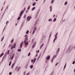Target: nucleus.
I'll list each match as a JSON object with an SVG mask.
<instances>
[{
  "mask_svg": "<svg viewBox=\"0 0 75 75\" xmlns=\"http://www.w3.org/2000/svg\"><path fill=\"white\" fill-rule=\"evenodd\" d=\"M21 16H19L18 18L17 19V20H20V18H21Z\"/></svg>",
  "mask_w": 75,
  "mask_h": 75,
  "instance_id": "obj_29",
  "label": "nucleus"
},
{
  "mask_svg": "<svg viewBox=\"0 0 75 75\" xmlns=\"http://www.w3.org/2000/svg\"><path fill=\"white\" fill-rule=\"evenodd\" d=\"M12 47V45L11 44H10L8 46V48H11Z\"/></svg>",
  "mask_w": 75,
  "mask_h": 75,
  "instance_id": "obj_25",
  "label": "nucleus"
},
{
  "mask_svg": "<svg viewBox=\"0 0 75 75\" xmlns=\"http://www.w3.org/2000/svg\"><path fill=\"white\" fill-rule=\"evenodd\" d=\"M56 38H54V39L53 41V43H55V40H57Z\"/></svg>",
  "mask_w": 75,
  "mask_h": 75,
  "instance_id": "obj_23",
  "label": "nucleus"
},
{
  "mask_svg": "<svg viewBox=\"0 0 75 75\" xmlns=\"http://www.w3.org/2000/svg\"><path fill=\"white\" fill-rule=\"evenodd\" d=\"M13 48H14V47H11V50H13Z\"/></svg>",
  "mask_w": 75,
  "mask_h": 75,
  "instance_id": "obj_55",
  "label": "nucleus"
},
{
  "mask_svg": "<svg viewBox=\"0 0 75 75\" xmlns=\"http://www.w3.org/2000/svg\"><path fill=\"white\" fill-rule=\"evenodd\" d=\"M30 68H31V69H33V65L32 64L30 66Z\"/></svg>",
  "mask_w": 75,
  "mask_h": 75,
  "instance_id": "obj_18",
  "label": "nucleus"
},
{
  "mask_svg": "<svg viewBox=\"0 0 75 75\" xmlns=\"http://www.w3.org/2000/svg\"><path fill=\"white\" fill-rule=\"evenodd\" d=\"M51 33H50V35L49 36V40L50 39V38H51Z\"/></svg>",
  "mask_w": 75,
  "mask_h": 75,
  "instance_id": "obj_34",
  "label": "nucleus"
},
{
  "mask_svg": "<svg viewBox=\"0 0 75 75\" xmlns=\"http://www.w3.org/2000/svg\"><path fill=\"white\" fill-rule=\"evenodd\" d=\"M3 6L2 7V9L1 10V11H2L3 10Z\"/></svg>",
  "mask_w": 75,
  "mask_h": 75,
  "instance_id": "obj_59",
  "label": "nucleus"
},
{
  "mask_svg": "<svg viewBox=\"0 0 75 75\" xmlns=\"http://www.w3.org/2000/svg\"><path fill=\"white\" fill-rule=\"evenodd\" d=\"M28 11L27 10V11H26V13H28Z\"/></svg>",
  "mask_w": 75,
  "mask_h": 75,
  "instance_id": "obj_60",
  "label": "nucleus"
},
{
  "mask_svg": "<svg viewBox=\"0 0 75 75\" xmlns=\"http://www.w3.org/2000/svg\"><path fill=\"white\" fill-rule=\"evenodd\" d=\"M75 61H74L73 62V64H75Z\"/></svg>",
  "mask_w": 75,
  "mask_h": 75,
  "instance_id": "obj_54",
  "label": "nucleus"
},
{
  "mask_svg": "<svg viewBox=\"0 0 75 75\" xmlns=\"http://www.w3.org/2000/svg\"><path fill=\"white\" fill-rule=\"evenodd\" d=\"M30 6L29 5L28 7V10H30Z\"/></svg>",
  "mask_w": 75,
  "mask_h": 75,
  "instance_id": "obj_31",
  "label": "nucleus"
},
{
  "mask_svg": "<svg viewBox=\"0 0 75 75\" xmlns=\"http://www.w3.org/2000/svg\"><path fill=\"white\" fill-rule=\"evenodd\" d=\"M27 67H28V65H26L25 66V68H27Z\"/></svg>",
  "mask_w": 75,
  "mask_h": 75,
  "instance_id": "obj_39",
  "label": "nucleus"
},
{
  "mask_svg": "<svg viewBox=\"0 0 75 75\" xmlns=\"http://www.w3.org/2000/svg\"><path fill=\"white\" fill-rule=\"evenodd\" d=\"M10 52V50H8V52H6V53H5V56H7V54H9V52Z\"/></svg>",
  "mask_w": 75,
  "mask_h": 75,
  "instance_id": "obj_11",
  "label": "nucleus"
},
{
  "mask_svg": "<svg viewBox=\"0 0 75 75\" xmlns=\"http://www.w3.org/2000/svg\"><path fill=\"white\" fill-rule=\"evenodd\" d=\"M13 41H14V40H13V39L11 41V43L12 42H13Z\"/></svg>",
  "mask_w": 75,
  "mask_h": 75,
  "instance_id": "obj_45",
  "label": "nucleus"
},
{
  "mask_svg": "<svg viewBox=\"0 0 75 75\" xmlns=\"http://www.w3.org/2000/svg\"><path fill=\"white\" fill-rule=\"evenodd\" d=\"M54 59L53 58H52L51 59V62L52 63H53V61H54Z\"/></svg>",
  "mask_w": 75,
  "mask_h": 75,
  "instance_id": "obj_20",
  "label": "nucleus"
},
{
  "mask_svg": "<svg viewBox=\"0 0 75 75\" xmlns=\"http://www.w3.org/2000/svg\"><path fill=\"white\" fill-rule=\"evenodd\" d=\"M37 27H35L33 29V32H32V35H33L34 33H35V31H36V30H37Z\"/></svg>",
  "mask_w": 75,
  "mask_h": 75,
  "instance_id": "obj_5",
  "label": "nucleus"
},
{
  "mask_svg": "<svg viewBox=\"0 0 75 75\" xmlns=\"http://www.w3.org/2000/svg\"><path fill=\"white\" fill-rule=\"evenodd\" d=\"M8 23H9L8 21H7L6 23V24H8Z\"/></svg>",
  "mask_w": 75,
  "mask_h": 75,
  "instance_id": "obj_49",
  "label": "nucleus"
},
{
  "mask_svg": "<svg viewBox=\"0 0 75 75\" xmlns=\"http://www.w3.org/2000/svg\"><path fill=\"white\" fill-rule=\"evenodd\" d=\"M36 5V3L34 2V3H33V4H32V6H35V5Z\"/></svg>",
  "mask_w": 75,
  "mask_h": 75,
  "instance_id": "obj_22",
  "label": "nucleus"
},
{
  "mask_svg": "<svg viewBox=\"0 0 75 75\" xmlns=\"http://www.w3.org/2000/svg\"><path fill=\"white\" fill-rule=\"evenodd\" d=\"M25 10H26V8H25L24 9V10H22L21 11L20 13L19 14L20 16L21 17L22 16L23 14L24 13V11H25Z\"/></svg>",
  "mask_w": 75,
  "mask_h": 75,
  "instance_id": "obj_2",
  "label": "nucleus"
},
{
  "mask_svg": "<svg viewBox=\"0 0 75 75\" xmlns=\"http://www.w3.org/2000/svg\"><path fill=\"white\" fill-rule=\"evenodd\" d=\"M52 21V19L51 18H50L48 20V21H50L51 22Z\"/></svg>",
  "mask_w": 75,
  "mask_h": 75,
  "instance_id": "obj_24",
  "label": "nucleus"
},
{
  "mask_svg": "<svg viewBox=\"0 0 75 75\" xmlns=\"http://www.w3.org/2000/svg\"><path fill=\"white\" fill-rule=\"evenodd\" d=\"M11 74H12V72H9V75H11Z\"/></svg>",
  "mask_w": 75,
  "mask_h": 75,
  "instance_id": "obj_50",
  "label": "nucleus"
},
{
  "mask_svg": "<svg viewBox=\"0 0 75 75\" xmlns=\"http://www.w3.org/2000/svg\"><path fill=\"white\" fill-rule=\"evenodd\" d=\"M56 35H58V33H56Z\"/></svg>",
  "mask_w": 75,
  "mask_h": 75,
  "instance_id": "obj_64",
  "label": "nucleus"
},
{
  "mask_svg": "<svg viewBox=\"0 0 75 75\" xmlns=\"http://www.w3.org/2000/svg\"><path fill=\"white\" fill-rule=\"evenodd\" d=\"M54 0H52L51 1V3H54Z\"/></svg>",
  "mask_w": 75,
  "mask_h": 75,
  "instance_id": "obj_43",
  "label": "nucleus"
},
{
  "mask_svg": "<svg viewBox=\"0 0 75 75\" xmlns=\"http://www.w3.org/2000/svg\"><path fill=\"white\" fill-rule=\"evenodd\" d=\"M20 67L17 66L16 67L15 70H16L17 72H18V71H19V70H20Z\"/></svg>",
  "mask_w": 75,
  "mask_h": 75,
  "instance_id": "obj_4",
  "label": "nucleus"
},
{
  "mask_svg": "<svg viewBox=\"0 0 75 75\" xmlns=\"http://www.w3.org/2000/svg\"><path fill=\"white\" fill-rule=\"evenodd\" d=\"M26 73V72H25L23 73V75H25V74Z\"/></svg>",
  "mask_w": 75,
  "mask_h": 75,
  "instance_id": "obj_53",
  "label": "nucleus"
},
{
  "mask_svg": "<svg viewBox=\"0 0 75 75\" xmlns=\"http://www.w3.org/2000/svg\"><path fill=\"white\" fill-rule=\"evenodd\" d=\"M37 16H38V14H37V13H36L34 16V18H36L37 17Z\"/></svg>",
  "mask_w": 75,
  "mask_h": 75,
  "instance_id": "obj_15",
  "label": "nucleus"
},
{
  "mask_svg": "<svg viewBox=\"0 0 75 75\" xmlns=\"http://www.w3.org/2000/svg\"><path fill=\"white\" fill-rule=\"evenodd\" d=\"M58 54L57 53H56V55H54L52 57L53 58H54V59L55 58H56L57 56L58 55Z\"/></svg>",
  "mask_w": 75,
  "mask_h": 75,
  "instance_id": "obj_9",
  "label": "nucleus"
},
{
  "mask_svg": "<svg viewBox=\"0 0 75 75\" xmlns=\"http://www.w3.org/2000/svg\"><path fill=\"white\" fill-rule=\"evenodd\" d=\"M40 58V56H39L38 58V59H39Z\"/></svg>",
  "mask_w": 75,
  "mask_h": 75,
  "instance_id": "obj_58",
  "label": "nucleus"
},
{
  "mask_svg": "<svg viewBox=\"0 0 75 75\" xmlns=\"http://www.w3.org/2000/svg\"><path fill=\"white\" fill-rule=\"evenodd\" d=\"M44 43H43L42 44V45H41L40 46V49H41V48H42V47H43V46H44Z\"/></svg>",
  "mask_w": 75,
  "mask_h": 75,
  "instance_id": "obj_21",
  "label": "nucleus"
},
{
  "mask_svg": "<svg viewBox=\"0 0 75 75\" xmlns=\"http://www.w3.org/2000/svg\"><path fill=\"white\" fill-rule=\"evenodd\" d=\"M14 65H15V64H14V63H13L12 65L11 66V69H13V67H14Z\"/></svg>",
  "mask_w": 75,
  "mask_h": 75,
  "instance_id": "obj_17",
  "label": "nucleus"
},
{
  "mask_svg": "<svg viewBox=\"0 0 75 75\" xmlns=\"http://www.w3.org/2000/svg\"><path fill=\"white\" fill-rule=\"evenodd\" d=\"M36 52H37V53H39V52H40V50H38L36 51Z\"/></svg>",
  "mask_w": 75,
  "mask_h": 75,
  "instance_id": "obj_41",
  "label": "nucleus"
},
{
  "mask_svg": "<svg viewBox=\"0 0 75 75\" xmlns=\"http://www.w3.org/2000/svg\"><path fill=\"white\" fill-rule=\"evenodd\" d=\"M40 9L38 10L37 11V13H38H38H39V12H40Z\"/></svg>",
  "mask_w": 75,
  "mask_h": 75,
  "instance_id": "obj_40",
  "label": "nucleus"
},
{
  "mask_svg": "<svg viewBox=\"0 0 75 75\" xmlns=\"http://www.w3.org/2000/svg\"><path fill=\"white\" fill-rule=\"evenodd\" d=\"M58 63H57L56 65H55V66L56 67V66H57V65H58Z\"/></svg>",
  "mask_w": 75,
  "mask_h": 75,
  "instance_id": "obj_56",
  "label": "nucleus"
},
{
  "mask_svg": "<svg viewBox=\"0 0 75 75\" xmlns=\"http://www.w3.org/2000/svg\"><path fill=\"white\" fill-rule=\"evenodd\" d=\"M31 62H34V60L33 59H31Z\"/></svg>",
  "mask_w": 75,
  "mask_h": 75,
  "instance_id": "obj_47",
  "label": "nucleus"
},
{
  "mask_svg": "<svg viewBox=\"0 0 75 75\" xmlns=\"http://www.w3.org/2000/svg\"><path fill=\"white\" fill-rule=\"evenodd\" d=\"M11 61L10 62V63H9V66H10L11 65Z\"/></svg>",
  "mask_w": 75,
  "mask_h": 75,
  "instance_id": "obj_46",
  "label": "nucleus"
},
{
  "mask_svg": "<svg viewBox=\"0 0 75 75\" xmlns=\"http://www.w3.org/2000/svg\"><path fill=\"white\" fill-rule=\"evenodd\" d=\"M35 44H36V42H35L34 43L33 45H35Z\"/></svg>",
  "mask_w": 75,
  "mask_h": 75,
  "instance_id": "obj_52",
  "label": "nucleus"
},
{
  "mask_svg": "<svg viewBox=\"0 0 75 75\" xmlns=\"http://www.w3.org/2000/svg\"><path fill=\"white\" fill-rule=\"evenodd\" d=\"M37 24V22H35V23L34 24V26H36V24Z\"/></svg>",
  "mask_w": 75,
  "mask_h": 75,
  "instance_id": "obj_48",
  "label": "nucleus"
},
{
  "mask_svg": "<svg viewBox=\"0 0 75 75\" xmlns=\"http://www.w3.org/2000/svg\"><path fill=\"white\" fill-rule=\"evenodd\" d=\"M66 66H67V64H66L65 65H64V67L63 70H64L65 69V67H66Z\"/></svg>",
  "mask_w": 75,
  "mask_h": 75,
  "instance_id": "obj_30",
  "label": "nucleus"
},
{
  "mask_svg": "<svg viewBox=\"0 0 75 75\" xmlns=\"http://www.w3.org/2000/svg\"><path fill=\"white\" fill-rule=\"evenodd\" d=\"M14 55H15V53H13L11 57V60H13V58H14Z\"/></svg>",
  "mask_w": 75,
  "mask_h": 75,
  "instance_id": "obj_10",
  "label": "nucleus"
},
{
  "mask_svg": "<svg viewBox=\"0 0 75 75\" xmlns=\"http://www.w3.org/2000/svg\"><path fill=\"white\" fill-rule=\"evenodd\" d=\"M29 33V30H28L26 32V34H28Z\"/></svg>",
  "mask_w": 75,
  "mask_h": 75,
  "instance_id": "obj_28",
  "label": "nucleus"
},
{
  "mask_svg": "<svg viewBox=\"0 0 75 75\" xmlns=\"http://www.w3.org/2000/svg\"><path fill=\"white\" fill-rule=\"evenodd\" d=\"M54 72H52V73H51L50 75H53V73Z\"/></svg>",
  "mask_w": 75,
  "mask_h": 75,
  "instance_id": "obj_51",
  "label": "nucleus"
},
{
  "mask_svg": "<svg viewBox=\"0 0 75 75\" xmlns=\"http://www.w3.org/2000/svg\"><path fill=\"white\" fill-rule=\"evenodd\" d=\"M34 42V39H33V40H32V42Z\"/></svg>",
  "mask_w": 75,
  "mask_h": 75,
  "instance_id": "obj_63",
  "label": "nucleus"
},
{
  "mask_svg": "<svg viewBox=\"0 0 75 75\" xmlns=\"http://www.w3.org/2000/svg\"><path fill=\"white\" fill-rule=\"evenodd\" d=\"M3 54H4V53H2L0 55V57H1L3 55Z\"/></svg>",
  "mask_w": 75,
  "mask_h": 75,
  "instance_id": "obj_33",
  "label": "nucleus"
},
{
  "mask_svg": "<svg viewBox=\"0 0 75 75\" xmlns=\"http://www.w3.org/2000/svg\"><path fill=\"white\" fill-rule=\"evenodd\" d=\"M21 49H18V52H21Z\"/></svg>",
  "mask_w": 75,
  "mask_h": 75,
  "instance_id": "obj_35",
  "label": "nucleus"
},
{
  "mask_svg": "<svg viewBox=\"0 0 75 75\" xmlns=\"http://www.w3.org/2000/svg\"><path fill=\"white\" fill-rule=\"evenodd\" d=\"M35 45H33L32 46V48H34L35 47Z\"/></svg>",
  "mask_w": 75,
  "mask_h": 75,
  "instance_id": "obj_38",
  "label": "nucleus"
},
{
  "mask_svg": "<svg viewBox=\"0 0 75 75\" xmlns=\"http://www.w3.org/2000/svg\"><path fill=\"white\" fill-rule=\"evenodd\" d=\"M4 36L1 39V41H3V40H4Z\"/></svg>",
  "mask_w": 75,
  "mask_h": 75,
  "instance_id": "obj_44",
  "label": "nucleus"
},
{
  "mask_svg": "<svg viewBox=\"0 0 75 75\" xmlns=\"http://www.w3.org/2000/svg\"><path fill=\"white\" fill-rule=\"evenodd\" d=\"M52 6H50V12H51L52 11Z\"/></svg>",
  "mask_w": 75,
  "mask_h": 75,
  "instance_id": "obj_16",
  "label": "nucleus"
},
{
  "mask_svg": "<svg viewBox=\"0 0 75 75\" xmlns=\"http://www.w3.org/2000/svg\"><path fill=\"white\" fill-rule=\"evenodd\" d=\"M30 54H31V53L29 52L28 54V57H29V56H30Z\"/></svg>",
  "mask_w": 75,
  "mask_h": 75,
  "instance_id": "obj_42",
  "label": "nucleus"
},
{
  "mask_svg": "<svg viewBox=\"0 0 75 75\" xmlns=\"http://www.w3.org/2000/svg\"><path fill=\"white\" fill-rule=\"evenodd\" d=\"M74 48V46L73 45H71L69 46V47L66 50V52L67 53H69L71 52V50H72Z\"/></svg>",
  "mask_w": 75,
  "mask_h": 75,
  "instance_id": "obj_1",
  "label": "nucleus"
},
{
  "mask_svg": "<svg viewBox=\"0 0 75 75\" xmlns=\"http://www.w3.org/2000/svg\"><path fill=\"white\" fill-rule=\"evenodd\" d=\"M60 50V48H59L57 51V52H56V54H58V52H59Z\"/></svg>",
  "mask_w": 75,
  "mask_h": 75,
  "instance_id": "obj_12",
  "label": "nucleus"
},
{
  "mask_svg": "<svg viewBox=\"0 0 75 75\" xmlns=\"http://www.w3.org/2000/svg\"><path fill=\"white\" fill-rule=\"evenodd\" d=\"M35 61H36V59H34L33 60V64H34V63H35Z\"/></svg>",
  "mask_w": 75,
  "mask_h": 75,
  "instance_id": "obj_26",
  "label": "nucleus"
},
{
  "mask_svg": "<svg viewBox=\"0 0 75 75\" xmlns=\"http://www.w3.org/2000/svg\"><path fill=\"white\" fill-rule=\"evenodd\" d=\"M23 42H22L20 44V48H22L23 47Z\"/></svg>",
  "mask_w": 75,
  "mask_h": 75,
  "instance_id": "obj_13",
  "label": "nucleus"
},
{
  "mask_svg": "<svg viewBox=\"0 0 75 75\" xmlns=\"http://www.w3.org/2000/svg\"><path fill=\"white\" fill-rule=\"evenodd\" d=\"M31 18H32V17L30 16H28L27 18V21H29Z\"/></svg>",
  "mask_w": 75,
  "mask_h": 75,
  "instance_id": "obj_3",
  "label": "nucleus"
},
{
  "mask_svg": "<svg viewBox=\"0 0 75 75\" xmlns=\"http://www.w3.org/2000/svg\"><path fill=\"white\" fill-rule=\"evenodd\" d=\"M56 20H57V18H54L53 20V22H55V21H56Z\"/></svg>",
  "mask_w": 75,
  "mask_h": 75,
  "instance_id": "obj_36",
  "label": "nucleus"
},
{
  "mask_svg": "<svg viewBox=\"0 0 75 75\" xmlns=\"http://www.w3.org/2000/svg\"><path fill=\"white\" fill-rule=\"evenodd\" d=\"M16 42H15L14 43L13 47L14 48H16Z\"/></svg>",
  "mask_w": 75,
  "mask_h": 75,
  "instance_id": "obj_14",
  "label": "nucleus"
},
{
  "mask_svg": "<svg viewBox=\"0 0 75 75\" xmlns=\"http://www.w3.org/2000/svg\"><path fill=\"white\" fill-rule=\"evenodd\" d=\"M55 17V15H53V17Z\"/></svg>",
  "mask_w": 75,
  "mask_h": 75,
  "instance_id": "obj_62",
  "label": "nucleus"
},
{
  "mask_svg": "<svg viewBox=\"0 0 75 75\" xmlns=\"http://www.w3.org/2000/svg\"><path fill=\"white\" fill-rule=\"evenodd\" d=\"M8 7H9V5H8L6 7V9H8Z\"/></svg>",
  "mask_w": 75,
  "mask_h": 75,
  "instance_id": "obj_32",
  "label": "nucleus"
},
{
  "mask_svg": "<svg viewBox=\"0 0 75 75\" xmlns=\"http://www.w3.org/2000/svg\"><path fill=\"white\" fill-rule=\"evenodd\" d=\"M27 40H25L24 42V43L25 45H27L28 44V42H27Z\"/></svg>",
  "mask_w": 75,
  "mask_h": 75,
  "instance_id": "obj_7",
  "label": "nucleus"
},
{
  "mask_svg": "<svg viewBox=\"0 0 75 75\" xmlns=\"http://www.w3.org/2000/svg\"><path fill=\"white\" fill-rule=\"evenodd\" d=\"M54 37L55 38L57 39V35H54Z\"/></svg>",
  "mask_w": 75,
  "mask_h": 75,
  "instance_id": "obj_37",
  "label": "nucleus"
},
{
  "mask_svg": "<svg viewBox=\"0 0 75 75\" xmlns=\"http://www.w3.org/2000/svg\"><path fill=\"white\" fill-rule=\"evenodd\" d=\"M15 62H17V59H15Z\"/></svg>",
  "mask_w": 75,
  "mask_h": 75,
  "instance_id": "obj_57",
  "label": "nucleus"
},
{
  "mask_svg": "<svg viewBox=\"0 0 75 75\" xmlns=\"http://www.w3.org/2000/svg\"><path fill=\"white\" fill-rule=\"evenodd\" d=\"M36 7H33L32 8V11H33V10H35V9L36 8Z\"/></svg>",
  "mask_w": 75,
  "mask_h": 75,
  "instance_id": "obj_19",
  "label": "nucleus"
},
{
  "mask_svg": "<svg viewBox=\"0 0 75 75\" xmlns=\"http://www.w3.org/2000/svg\"><path fill=\"white\" fill-rule=\"evenodd\" d=\"M38 55V53H36V54L35 55L36 56H37Z\"/></svg>",
  "mask_w": 75,
  "mask_h": 75,
  "instance_id": "obj_61",
  "label": "nucleus"
},
{
  "mask_svg": "<svg viewBox=\"0 0 75 75\" xmlns=\"http://www.w3.org/2000/svg\"><path fill=\"white\" fill-rule=\"evenodd\" d=\"M50 55L46 57L45 58L46 62H47V60H49V59H50Z\"/></svg>",
  "mask_w": 75,
  "mask_h": 75,
  "instance_id": "obj_6",
  "label": "nucleus"
},
{
  "mask_svg": "<svg viewBox=\"0 0 75 75\" xmlns=\"http://www.w3.org/2000/svg\"><path fill=\"white\" fill-rule=\"evenodd\" d=\"M67 4H68V2L67 1L65 2L64 4V6H66Z\"/></svg>",
  "mask_w": 75,
  "mask_h": 75,
  "instance_id": "obj_27",
  "label": "nucleus"
},
{
  "mask_svg": "<svg viewBox=\"0 0 75 75\" xmlns=\"http://www.w3.org/2000/svg\"><path fill=\"white\" fill-rule=\"evenodd\" d=\"M24 37L25 38V40H28V35H25Z\"/></svg>",
  "mask_w": 75,
  "mask_h": 75,
  "instance_id": "obj_8",
  "label": "nucleus"
}]
</instances>
